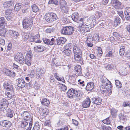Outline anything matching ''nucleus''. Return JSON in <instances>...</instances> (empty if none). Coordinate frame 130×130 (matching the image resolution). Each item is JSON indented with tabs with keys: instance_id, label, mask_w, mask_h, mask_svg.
<instances>
[{
	"instance_id": "obj_1",
	"label": "nucleus",
	"mask_w": 130,
	"mask_h": 130,
	"mask_svg": "<svg viewBox=\"0 0 130 130\" xmlns=\"http://www.w3.org/2000/svg\"><path fill=\"white\" fill-rule=\"evenodd\" d=\"M96 21V18L94 16H92L90 18L87 17L80 18L79 21L80 24L78 26L80 32L83 33L89 31L94 26Z\"/></svg>"
},
{
	"instance_id": "obj_2",
	"label": "nucleus",
	"mask_w": 130,
	"mask_h": 130,
	"mask_svg": "<svg viewBox=\"0 0 130 130\" xmlns=\"http://www.w3.org/2000/svg\"><path fill=\"white\" fill-rule=\"evenodd\" d=\"M32 55L30 52L27 53L25 57V59L23 57V54L21 52L18 53L15 56L14 59L15 61L19 63L22 64L24 63L28 66L31 65V60L32 59Z\"/></svg>"
},
{
	"instance_id": "obj_3",
	"label": "nucleus",
	"mask_w": 130,
	"mask_h": 130,
	"mask_svg": "<svg viewBox=\"0 0 130 130\" xmlns=\"http://www.w3.org/2000/svg\"><path fill=\"white\" fill-rule=\"evenodd\" d=\"M68 97L72 98L73 96L75 95L76 99L77 101L79 100L82 98V94L79 91H77L71 88L69 90L67 93Z\"/></svg>"
},
{
	"instance_id": "obj_4",
	"label": "nucleus",
	"mask_w": 130,
	"mask_h": 130,
	"mask_svg": "<svg viewBox=\"0 0 130 130\" xmlns=\"http://www.w3.org/2000/svg\"><path fill=\"white\" fill-rule=\"evenodd\" d=\"M34 17H30L29 18L24 19L23 21L22 25L23 28L26 30L31 29L33 24Z\"/></svg>"
},
{
	"instance_id": "obj_5",
	"label": "nucleus",
	"mask_w": 130,
	"mask_h": 130,
	"mask_svg": "<svg viewBox=\"0 0 130 130\" xmlns=\"http://www.w3.org/2000/svg\"><path fill=\"white\" fill-rule=\"evenodd\" d=\"M45 19L47 22L51 23L57 20L58 19V17L56 14L54 13L48 12L45 14Z\"/></svg>"
},
{
	"instance_id": "obj_6",
	"label": "nucleus",
	"mask_w": 130,
	"mask_h": 130,
	"mask_svg": "<svg viewBox=\"0 0 130 130\" xmlns=\"http://www.w3.org/2000/svg\"><path fill=\"white\" fill-rule=\"evenodd\" d=\"M111 84L106 83L105 84L102 85L101 86V90L102 92L104 93V92L107 93L109 95L112 93V87Z\"/></svg>"
},
{
	"instance_id": "obj_7",
	"label": "nucleus",
	"mask_w": 130,
	"mask_h": 130,
	"mask_svg": "<svg viewBox=\"0 0 130 130\" xmlns=\"http://www.w3.org/2000/svg\"><path fill=\"white\" fill-rule=\"evenodd\" d=\"M74 28L72 26L63 27L61 30V34L66 35H69L71 34L73 32Z\"/></svg>"
},
{
	"instance_id": "obj_8",
	"label": "nucleus",
	"mask_w": 130,
	"mask_h": 130,
	"mask_svg": "<svg viewBox=\"0 0 130 130\" xmlns=\"http://www.w3.org/2000/svg\"><path fill=\"white\" fill-rule=\"evenodd\" d=\"M0 124L2 126L5 127V128H3L2 130H11L10 127L12 125L11 122L7 120H4L1 121Z\"/></svg>"
},
{
	"instance_id": "obj_9",
	"label": "nucleus",
	"mask_w": 130,
	"mask_h": 130,
	"mask_svg": "<svg viewBox=\"0 0 130 130\" xmlns=\"http://www.w3.org/2000/svg\"><path fill=\"white\" fill-rule=\"evenodd\" d=\"M3 72L6 75L11 77H13L15 75V73L6 68H4L3 69Z\"/></svg>"
},
{
	"instance_id": "obj_10",
	"label": "nucleus",
	"mask_w": 130,
	"mask_h": 130,
	"mask_svg": "<svg viewBox=\"0 0 130 130\" xmlns=\"http://www.w3.org/2000/svg\"><path fill=\"white\" fill-rule=\"evenodd\" d=\"M24 118L26 121H29V127H27L26 130H30L32 125V118L31 115L26 116L24 117Z\"/></svg>"
},
{
	"instance_id": "obj_11",
	"label": "nucleus",
	"mask_w": 130,
	"mask_h": 130,
	"mask_svg": "<svg viewBox=\"0 0 130 130\" xmlns=\"http://www.w3.org/2000/svg\"><path fill=\"white\" fill-rule=\"evenodd\" d=\"M12 13L11 9H8L5 11V16L8 21L12 20Z\"/></svg>"
},
{
	"instance_id": "obj_12",
	"label": "nucleus",
	"mask_w": 130,
	"mask_h": 130,
	"mask_svg": "<svg viewBox=\"0 0 130 130\" xmlns=\"http://www.w3.org/2000/svg\"><path fill=\"white\" fill-rule=\"evenodd\" d=\"M4 86L7 91H13L14 90L13 85L9 82L5 81Z\"/></svg>"
},
{
	"instance_id": "obj_13",
	"label": "nucleus",
	"mask_w": 130,
	"mask_h": 130,
	"mask_svg": "<svg viewBox=\"0 0 130 130\" xmlns=\"http://www.w3.org/2000/svg\"><path fill=\"white\" fill-rule=\"evenodd\" d=\"M39 35L37 34L34 36H29V41L31 42H35L36 43L40 42V40H39Z\"/></svg>"
},
{
	"instance_id": "obj_14",
	"label": "nucleus",
	"mask_w": 130,
	"mask_h": 130,
	"mask_svg": "<svg viewBox=\"0 0 130 130\" xmlns=\"http://www.w3.org/2000/svg\"><path fill=\"white\" fill-rule=\"evenodd\" d=\"M90 99L89 98H86L82 102V106L84 108H87L89 107L91 103Z\"/></svg>"
},
{
	"instance_id": "obj_15",
	"label": "nucleus",
	"mask_w": 130,
	"mask_h": 130,
	"mask_svg": "<svg viewBox=\"0 0 130 130\" xmlns=\"http://www.w3.org/2000/svg\"><path fill=\"white\" fill-rule=\"evenodd\" d=\"M17 84L18 87L21 88H23L25 86V82L22 78H19L16 80Z\"/></svg>"
},
{
	"instance_id": "obj_16",
	"label": "nucleus",
	"mask_w": 130,
	"mask_h": 130,
	"mask_svg": "<svg viewBox=\"0 0 130 130\" xmlns=\"http://www.w3.org/2000/svg\"><path fill=\"white\" fill-rule=\"evenodd\" d=\"M111 3L116 9L121 8V3L118 0H112Z\"/></svg>"
},
{
	"instance_id": "obj_17",
	"label": "nucleus",
	"mask_w": 130,
	"mask_h": 130,
	"mask_svg": "<svg viewBox=\"0 0 130 130\" xmlns=\"http://www.w3.org/2000/svg\"><path fill=\"white\" fill-rule=\"evenodd\" d=\"M34 51L36 52H41L46 50V47L42 45H39L36 47H35L34 48Z\"/></svg>"
},
{
	"instance_id": "obj_18",
	"label": "nucleus",
	"mask_w": 130,
	"mask_h": 130,
	"mask_svg": "<svg viewBox=\"0 0 130 130\" xmlns=\"http://www.w3.org/2000/svg\"><path fill=\"white\" fill-rule=\"evenodd\" d=\"M39 112L42 115L46 116L49 114V111L48 109L46 108H40Z\"/></svg>"
},
{
	"instance_id": "obj_19",
	"label": "nucleus",
	"mask_w": 130,
	"mask_h": 130,
	"mask_svg": "<svg viewBox=\"0 0 130 130\" xmlns=\"http://www.w3.org/2000/svg\"><path fill=\"white\" fill-rule=\"evenodd\" d=\"M57 44V45H60L64 44L66 41V38L63 37H58L56 39Z\"/></svg>"
},
{
	"instance_id": "obj_20",
	"label": "nucleus",
	"mask_w": 130,
	"mask_h": 130,
	"mask_svg": "<svg viewBox=\"0 0 130 130\" xmlns=\"http://www.w3.org/2000/svg\"><path fill=\"white\" fill-rule=\"evenodd\" d=\"M42 69L39 68H37L36 69L35 73L36 78H39L42 76Z\"/></svg>"
},
{
	"instance_id": "obj_21",
	"label": "nucleus",
	"mask_w": 130,
	"mask_h": 130,
	"mask_svg": "<svg viewBox=\"0 0 130 130\" xmlns=\"http://www.w3.org/2000/svg\"><path fill=\"white\" fill-rule=\"evenodd\" d=\"M78 14L77 12H76L73 13L71 16L73 20L75 22H78L80 19H79L78 17Z\"/></svg>"
},
{
	"instance_id": "obj_22",
	"label": "nucleus",
	"mask_w": 130,
	"mask_h": 130,
	"mask_svg": "<svg viewBox=\"0 0 130 130\" xmlns=\"http://www.w3.org/2000/svg\"><path fill=\"white\" fill-rule=\"evenodd\" d=\"M73 52L74 54L82 53V50L79 45L75 44L73 47Z\"/></svg>"
},
{
	"instance_id": "obj_23",
	"label": "nucleus",
	"mask_w": 130,
	"mask_h": 130,
	"mask_svg": "<svg viewBox=\"0 0 130 130\" xmlns=\"http://www.w3.org/2000/svg\"><path fill=\"white\" fill-rule=\"evenodd\" d=\"M92 100L93 103L98 105H100L102 102L101 99L99 97L94 98L92 99Z\"/></svg>"
},
{
	"instance_id": "obj_24",
	"label": "nucleus",
	"mask_w": 130,
	"mask_h": 130,
	"mask_svg": "<svg viewBox=\"0 0 130 130\" xmlns=\"http://www.w3.org/2000/svg\"><path fill=\"white\" fill-rule=\"evenodd\" d=\"M86 90L88 91L92 90L94 87V85L93 83L91 82L88 83L86 87Z\"/></svg>"
},
{
	"instance_id": "obj_25",
	"label": "nucleus",
	"mask_w": 130,
	"mask_h": 130,
	"mask_svg": "<svg viewBox=\"0 0 130 130\" xmlns=\"http://www.w3.org/2000/svg\"><path fill=\"white\" fill-rule=\"evenodd\" d=\"M76 72V73L78 76H80L82 74V70L81 66L80 65H77L74 68Z\"/></svg>"
},
{
	"instance_id": "obj_26",
	"label": "nucleus",
	"mask_w": 130,
	"mask_h": 130,
	"mask_svg": "<svg viewBox=\"0 0 130 130\" xmlns=\"http://www.w3.org/2000/svg\"><path fill=\"white\" fill-rule=\"evenodd\" d=\"M9 104L8 101L5 99H3L0 101V106H8Z\"/></svg>"
},
{
	"instance_id": "obj_27",
	"label": "nucleus",
	"mask_w": 130,
	"mask_h": 130,
	"mask_svg": "<svg viewBox=\"0 0 130 130\" xmlns=\"http://www.w3.org/2000/svg\"><path fill=\"white\" fill-rule=\"evenodd\" d=\"M6 111L7 115L8 117L11 118L15 115L14 111L10 108L8 109Z\"/></svg>"
},
{
	"instance_id": "obj_28",
	"label": "nucleus",
	"mask_w": 130,
	"mask_h": 130,
	"mask_svg": "<svg viewBox=\"0 0 130 130\" xmlns=\"http://www.w3.org/2000/svg\"><path fill=\"white\" fill-rule=\"evenodd\" d=\"M10 34L14 38L17 39L19 36L18 33L15 31L12 30H9V31Z\"/></svg>"
},
{
	"instance_id": "obj_29",
	"label": "nucleus",
	"mask_w": 130,
	"mask_h": 130,
	"mask_svg": "<svg viewBox=\"0 0 130 130\" xmlns=\"http://www.w3.org/2000/svg\"><path fill=\"white\" fill-rule=\"evenodd\" d=\"M82 53L74 54V59L77 61H79L82 60Z\"/></svg>"
},
{
	"instance_id": "obj_30",
	"label": "nucleus",
	"mask_w": 130,
	"mask_h": 130,
	"mask_svg": "<svg viewBox=\"0 0 130 130\" xmlns=\"http://www.w3.org/2000/svg\"><path fill=\"white\" fill-rule=\"evenodd\" d=\"M41 103L42 105L47 107L50 104V102L46 98H43L42 99Z\"/></svg>"
},
{
	"instance_id": "obj_31",
	"label": "nucleus",
	"mask_w": 130,
	"mask_h": 130,
	"mask_svg": "<svg viewBox=\"0 0 130 130\" xmlns=\"http://www.w3.org/2000/svg\"><path fill=\"white\" fill-rule=\"evenodd\" d=\"M100 80L101 83L102 84H106V83H107V82H108V83L109 84H111L110 82L109 81L108 79H107L105 76L103 75L101 76L100 77ZM105 85V84H104Z\"/></svg>"
},
{
	"instance_id": "obj_32",
	"label": "nucleus",
	"mask_w": 130,
	"mask_h": 130,
	"mask_svg": "<svg viewBox=\"0 0 130 130\" xmlns=\"http://www.w3.org/2000/svg\"><path fill=\"white\" fill-rule=\"evenodd\" d=\"M119 73L121 75H126L127 74V72L126 68L124 67L120 68L119 69Z\"/></svg>"
},
{
	"instance_id": "obj_33",
	"label": "nucleus",
	"mask_w": 130,
	"mask_h": 130,
	"mask_svg": "<svg viewBox=\"0 0 130 130\" xmlns=\"http://www.w3.org/2000/svg\"><path fill=\"white\" fill-rule=\"evenodd\" d=\"M6 24V23L5 22V20L4 18L2 17L0 18V27H1L2 26H3L2 27H4V26H5Z\"/></svg>"
},
{
	"instance_id": "obj_34",
	"label": "nucleus",
	"mask_w": 130,
	"mask_h": 130,
	"mask_svg": "<svg viewBox=\"0 0 130 130\" xmlns=\"http://www.w3.org/2000/svg\"><path fill=\"white\" fill-rule=\"evenodd\" d=\"M106 70H111L114 69L115 67L112 64H108L107 65H105L104 66Z\"/></svg>"
},
{
	"instance_id": "obj_35",
	"label": "nucleus",
	"mask_w": 130,
	"mask_h": 130,
	"mask_svg": "<svg viewBox=\"0 0 130 130\" xmlns=\"http://www.w3.org/2000/svg\"><path fill=\"white\" fill-rule=\"evenodd\" d=\"M117 111H118L117 110L114 108L112 109L111 110L110 112L113 118H115L117 116Z\"/></svg>"
},
{
	"instance_id": "obj_36",
	"label": "nucleus",
	"mask_w": 130,
	"mask_h": 130,
	"mask_svg": "<svg viewBox=\"0 0 130 130\" xmlns=\"http://www.w3.org/2000/svg\"><path fill=\"white\" fill-rule=\"evenodd\" d=\"M40 123L38 122H36L35 123L32 130H39L40 128Z\"/></svg>"
},
{
	"instance_id": "obj_37",
	"label": "nucleus",
	"mask_w": 130,
	"mask_h": 130,
	"mask_svg": "<svg viewBox=\"0 0 130 130\" xmlns=\"http://www.w3.org/2000/svg\"><path fill=\"white\" fill-rule=\"evenodd\" d=\"M22 4L21 3L16 4L15 6L14 10L16 11H18L22 7Z\"/></svg>"
},
{
	"instance_id": "obj_38",
	"label": "nucleus",
	"mask_w": 130,
	"mask_h": 130,
	"mask_svg": "<svg viewBox=\"0 0 130 130\" xmlns=\"http://www.w3.org/2000/svg\"><path fill=\"white\" fill-rule=\"evenodd\" d=\"M125 51V46H120L119 50V54L120 55L122 56L124 55Z\"/></svg>"
},
{
	"instance_id": "obj_39",
	"label": "nucleus",
	"mask_w": 130,
	"mask_h": 130,
	"mask_svg": "<svg viewBox=\"0 0 130 130\" xmlns=\"http://www.w3.org/2000/svg\"><path fill=\"white\" fill-rule=\"evenodd\" d=\"M72 44L71 43L67 44L64 47V50H70L72 47Z\"/></svg>"
},
{
	"instance_id": "obj_40",
	"label": "nucleus",
	"mask_w": 130,
	"mask_h": 130,
	"mask_svg": "<svg viewBox=\"0 0 130 130\" xmlns=\"http://www.w3.org/2000/svg\"><path fill=\"white\" fill-rule=\"evenodd\" d=\"M63 53L66 56H68L71 55L72 54V52L71 50H64Z\"/></svg>"
},
{
	"instance_id": "obj_41",
	"label": "nucleus",
	"mask_w": 130,
	"mask_h": 130,
	"mask_svg": "<svg viewBox=\"0 0 130 130\" xmlns=\"http://www.w3.org/2000/svg\"><path fill=\"white\" fill-rule=\"evenodd\" d=\"M31 8L33 12H37L39 10L38 6L35 4H33L31 6Z\"/></svg>"
},
{
	"instance_id": "obj_42",
	"label": "nucleus",
	"mask_w": 130,
	"mask_h": 130,
	"mask_svg": "<svg viewBox=\"0 0 130 130\" xmlns=\"http://www.w3.org/2000/svg\"><path fill=\"white\" fill-rule=\"evenodd\" d=\"M6 32L5 28H3L0 29V36H1L5 37Z\"/></svg>"
},
{
	"instance_id": "obj_43",
	"label": "nucleus",
	"mask_w": 130,
	"mask_h": 130,
	"mask_svg": "<svg viewBox=\"0 0 130 130\" xmlns=\"http://www.w3.org/2000/svg\"><path fill=\"white\" fill-rule=\"evenodd\" d=\"M56 39L52 38L51 40L50 39L49 42V45H55L56 44Z\"/></svg>"
},
{
	"instance_id": "obj_44",
	"label": "nucleus",
	"mask_w": 130,
	"mask_h": 130,
	"mask_svg": "<svg viewBox=\"0 0 130 130\" xmlns=\"http://www.w3.org/2000/svg\"><path fill=\"white\" fill-rule=\"evenodd\" d=\"M60 8L63 12L66 13H68L69 10V8L68 7L65 6Z\"/></svg>"
},
{
	"instance_id": "obj_45",
	"label": "nucleus",
	"mask_w": 130,
	"mask_h": 130,
	"mask_svg": "<svg viewBox=\"0 0 130 130\" xmlns=\"http://www.w3.org/2000/svg\"><path fill=\"white\" fill-rule=\"evenodd\" d=\"M43 124L45 126L48 127H51V123L50 121L49 120H45L43 122Z\"/></svg>"
},
{
	"instance_id": "obj_46",
	"label": "nucleus",
	"mask_w": 130,
	"mask_h": 130,
	"mask_svg": "<svg viewBox=\"0 0 130 130\" xmlns=\"http://www.w3.org/2000/svg\"><path fill=\"white\" fill-rule=\"evenodd\" d=\"M59 4L60 8H62V7L66 6V2L64 0H60V1Z\"/></svg>"
},
{
	"instance_id": "obj_47",
	"label": "nucleus",
	"mask_w": 130,
	"mask_h": 130,
	"mask_svg": "<svg viewBox=\"0 0 130 130\" xmlns=\"http://www.w3.org/2000/svg\"><path fill=\"white\" fill-rule=\"evenodd\" d=\"M100 37L99 35L98 34H94L93 39V40L96 41H98L99 40Z\"/></svg>"
},
{
	"instance_id": "obj_48",
	"label": "nucleus",
	"mask_w": 130,
	"mask_h": 130,
	"mask_svg": "<svg viewBox=\"0 0 130 130\" xmlns=\"http://www.w3.org/2000/svg\"><path fill=\"white\" fill-rule=\"evenodd\" d=\"M54 4L56 5H57L58 4V1L57 0H50L48 4Z\"/></svg>"
},
{
	"instance_id": "obj_49",
	"label": "nucleus",
	"mask_w": 130,
	"mask_h": 130,
	"mask_svg": "<svg viewBox=\"0 0 130 130\" xmlns=\"http://www.w3.org/2000/svg\"><path fill=\"white\" fill-rule=\"evenodd\" d=\"M115 84L116 86L118 88H121L122 86V85L120 81L117 80L115 81Z\"/></svg>"
},
{
	"instance_id": "obj_50",
	"label": "nucleus",
	"mask_w": 130,
	"mask_h": 130,
	"mask_svg": "<svg viewBox=\"0 0 130 130\" xmlns=\"http://www.w3.org/2000/svg\"><path fill=\"white\" fill-rule=\"evenodd\" d=\"M28 123L26 121H22L21 122V126L22 128H24L28 125Z\"/></svg>"
},
{
	"instance_id": "obj_51",
	"label": "nucleus",
	"mask_w": 130,
	"mask_h": 130,
	"mask_svg": "<svg viewBox=\"0 0 130 130\" xmlns=\"http://www.w3.org/2000/svg\"><path fill=\"white\" fill-rule=\"evenodd\" d=\"M10 92H7L6 93V95H7L8 98L9 99H12L14 97V95H12L11 92L12 91H10Z\"/></svg>"
},
{
	"instance_id": "obj_52",
	"label": "nucleus",
	"mask_w": 130,
	"mask_h": 130,
	"mask_svg": "<svg viewBox=\"0 0 130 130\" xmlns=\"http://www.w3.org/2000/svg\"><path fill=\"white\" fill-rule=\"evenodd\" d=\"M119 119L122 121H124L125 119V116L122 113H120L119 115Z\"/></svg>"
},
{
	"instance_id": "obj_53",
	"label": "nucleus",
	"mask_w": 130,
	"mask_h": 130,
	"mask_svg": "<svg viewBox=\"0 0 130 130\" xmlns=\"http://www.w3.org/2000/svg\"><path fill=\"white\" fill-rule=\"evenodd\" d=\"M102 122L104 124H109L111 123V121L109 120V117L103 120Z\"/></svg>"
},
{
	"instance_id": "obj_54",
	"label": "nucleus",
	"mask_w": 130,
	"mask_h": 130,
	"mask_svg": "<svg viewBox=\"0 0 130 130\" xmlns=\"http://www.w3.org/2000/svg\"><path fill=\"white\" fill-rule=\"evenodd\" d=\"M3 5L5 8L11 6V4H10V2L9 1L4 2Z\"/></svg>"
},
{
	"instance_id": "obj_55",
	"label": "nucleus",
	"mask_w": 130,
	"mask_h": 130,
	"mask_svg": "<svg viewBox=\"0 0 130 130\" xmlns=\"http://www.w3.org/2000/svg\"><path fill=\"white\" fill-rule=\"evenodd\" d=\"M102 129L103 130H111V128L109 126H101Z\"/></svg>"
},
{
	"instance_id": "obj_56",
	"label": "nucleus",
	"mask_w": 130,
	"mask_h": 130,
	"mask_svg": "<svg viewBox=\"0 0 130 130\" xmlns=\"http://www.w3.org/2000/svg\"><path fill=\"white\" fill-rule=\"evenodd\" d=\"M118 14L121 18L123 20L124 18L123 15V13L122 11H117Z\"/></svg>"
},
{
	"instance_id": "obj_57",
	"label": "nucleus",
	"mask_w": 130,
	"mask_h": 130,
	"mask_svg": "<svg viewBox=\"0 0 130 130\" xmlns=\"http://www.w3.org/2000/svg\"><path fill=\"white\" fill-rule=\"evenodd\" d=\"M8 106H0V110L3 111V112H5L7 111V109L8 108Z\"/></svg>"
},
{
	"instance_id": "obj_58",
	"label": "nucleus",
	"mask_w": 130,
	"mask_h": 130,
	"mask_svg": "<svg viewBox=\"0 0 130 130\" xmlns=\"http://www.w3.org/2000/svg\"><path fill=\"white\" fill-rule=\"evenodd\" d=\"M31 80L29 82L26 83V86L27 88H31L33 86V84Z\"/></svg>"
},
{
	"instance_id": "obj_59",
	"label": "nucleus",
	"mask_w": 130,
	"mask_h": 130,
	"mask_svg": "<svg viewBox=\"0 0 130 130\" xmlns=\"http://www.w3.org/2000/svg\"><path fill=\"white\" fill-rule=\"evenodd\" d=\"M121 22V19L118 17H116L115 19V23L118 24H120Z\"/></svg>"
},
{
	"instance_id": "obj_60",
	"label": "nucleus",
	"mask_w": 130,
	"mask_h": 130,
	"mask_svg": "<svg viewBox=\"0 0 130 130\" xmlns=\"http://www.w3.org/2000/svg\"><path fill=\"white\" fill-rule=\"evenodd\" d=\"M42 40L44 43L48 45H49L50 39L44 38H43Z\"/></svg>"
},
{
	"instance_id": "obj_61",
	"label": "nucleus",
	"mask_w": 130,
	"mask_h": 130,
	"mask_svg": "<svg viewBox=\"0 0 130 130\" xmlns=\"http://www.w3.org/2000/svg\"><path fill=\"white\" fill-rule=\"evenodd\" d=\"M58 83L59 84V85L61 86L62 90L63 91H64L67 89V87L66 86L64 85L63 84H60L59 82Z\"/></svg>"
},
{
	"instance_id": "obj_62",
	"label": "nucleus",
	"mask_w": 130,
	"mask_h": 130,
	"mask_svg": "<svg viewBox=\"0 0 130 130\" xmlns=\"http://www.w3.org/2000/svg\"><path fill=\"white\" fill-rule=\"evenodd\" d=\"M124 14H130V8H126L124 12Z\"/></svg>"
},
{
	"instance_id": "obj_63",
	"label": "nucleus",
	"mask_w": 130,
	"mask_h": 130,
	"mask_svg": "<svg viewBox=\"0 0 130 130\" xmlns=\"http://www.w3.org/2000/svg\"><path fill=\"white\" fill-rule=\"evenodd\" d=\"M78 83L81 86L83 87L85 85L84 82L82 80L79 79L78 80Z\"/></svg>"
},
{
	"instance_id": "obj_64",
	"label": "nucleus",
	"mask_w": 130,
	"mask_h": 130,
	"mask_svg": "<svg viewBox=\"0 0 130 130\" xmlns=\"http://www.w3.org/2000/svg\"><path fill=\"white\" fill-rule=\"evenodd\" d=\"M35 74V72H34V70H32L30 74L28 75L30 78H33L34 77Z\"/></svg>"
}]
</instances>
